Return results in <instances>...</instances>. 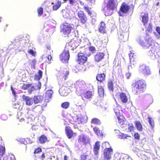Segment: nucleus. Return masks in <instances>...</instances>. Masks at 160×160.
Returning a JSON list of instances; mask_svg holds the SVG:
<instances>
[{"label":"nucleus","instance_id":"obj_1","mask_svg":"<svg viewBox=\"0 0 160 160\" xmlns=\"http://www.w3.org/2000/svg\"><path fill=\"white\" fill-rule=\"evenodd\" d=\"M132 92L135 94L138 95L145 92L147 88L146 82L141 79L135 81L132 84Z\"/></svg>","mask_w":160,"mask_h":160},{"label":"nucleus","instance_id":"obj_2","mask_svg":"<svg viewBox=\"0 0 160 160\" xmlns=\"http://www.w3.org/2000/svg\"><path fill=\"white\" fill-rule=\"evenodd\" d=\"M138 42L139 44L144 48L147 49L151 47L152 49L151 50L152 52H155L158 49V48L155 46V43L152 38H146L144 41L139 39Z\"/></svg>","mask_w":160,"mask_h":160},{"label":"nucleus","instance_id":"obj_3","mask_svg":"<svg viewBox=\"0 0 160 160\" xmlns=\"http://www.w3.org/2000/svg\"><path fill=\"white\" fill-rule=\"evenodd\" d=\"M86 86V84L84 81H78L71 85V87L72 88H70V89L71 91L75 90L77 93L80 94L81 93L84 91Z\"/></svg>","mask_w":160,"mask_h":160},{"label":"nucleus","instance_id":"obj_4","mask_svg":"<svg viewBox=\"0 0 160 160\" xmlns=\"http://www.w3.org/2000/svg\"><path fill=\"white\" fill-rule=\"evenodd\" d=\"M98 73L96 76V80L100 83H103L106 79V69L104 67H100Z\"/></svg>","mask_w":160,"mask_h":160},{"label":"nucleus","instance_id":"obj_5","mask_svg":"<svg viewBox=\"0 0 160 160\" xmlns=\"http://www.w3.org/2000/svg\"><path fill=\"white\" fill-rule=\"evenodd\" d=\"M130 66L131 68H134L137 64V56L136 53L133 51H130V53L129 54Z\"/></svg>","mask_w":160,"mask_h":160},{"label":"nucleus","instance_id":"obj_6","mask_svg":"<svg viewBox=\"0 0 160 160\" xmlns=\"http://www.w3.org/2000/svg\"><path fill=\"white\" fill-rule=\"evenodd\" d=\"M73 24L71 25L67 22H64L61 27V31L65 34H69L71 32L72 29L73 28Z\"/></svg>","mask_w":160,"mask_h":160},{"label":"nucleus","instance_id":"obj_7","mask_svg":"<svg viewBox=\"0 0 160 160\" xmlns=\"http://www.w3.org/2000/svg\"><path fill=\"white\" fill-rule=\"evenodd\" d=\"M77 15L78 18V20L81 23L85 24L87 22L88 18L87 15L82 10L78 11Z\"/></svg>","mask_w":160,"mask_h":160},{"label":"nucleus","instance_id":"obj_8","mask_svg":"<svg viewBox=\"0 0 160 160\" xmlns=\"http://www.w3.org/2000/svg\"><path fill=\"white\" fill-rule=\"evenodd\" d=\"M71 85L67 86V84H65L59 89V92L60 95L63 96H65L68 95L69 93V89L71 90Z\"/></svg>","mask_w":160,"mask_h":160},{"label":"nucleus","instance_id":"obj_9","mask_svg":"<svg viewBox=\"0 0 160 160\" xmlns=\"http://www.w3.org/2000/svg\"><path fill=\"white\" fill-rule=\"evenodd\" d=\"M70 57L69 53L68 51L64 50L60 55V61L63 63H67L68 62Z\"/></svg>","mask_w":160,"mask_h":160},{"label":"nucleus","instance_id":"obj_10","mask_svg":"<svg viewBox=\"0 0 160 160\" xmlns=\"http://www.w3.org/2000/svg\"><path fill=\"white\" fill-rule=\"evenodd\" d=\"M78 57L77 62L79 64L83 65L87 61L88 58L82 53H78Z\"/></svg>","mask_w":160,"mask_h":160},{"label":"nucleus","instance_id":"obj_11","mask_svg":"<svg viewBox=\"0 0 160 160\" xmlns=\"http://www.w3.org/2000/svg\"><path fill=\"white\" fill-rule=\"evenodd\" d=\"M94 94L93 92L88 91L85 92L83 91L79 94L81 96L83 100H85L86 99H91Z\"/></svg>","mask_w":160,"mask_h":160},{"label":"nucleus","instance_id":"obj_12","mask_svg":"<svg viewBox=\"0 0 160 160\" xmlns=\"http://www.w3.org/2000/svg\"><path fill=\"white\" fill-rule=\"evenodd\" d=\"M117 0H109L106 5V8L108 10H113L117 8L116 3Z\"/></svg>","mask_w":160,"mask_h":160},{"label":"nucleus","instance_id":"obj_13","mask_svg":"<svg viewBox=\"0 0 160 160\" xmlns=\"http://www.w3.org/2000/svg\"><path fill=\"white\" fill-rule=\"evenodd\" d=\"M113 150L111 148H106L103 153V160H110L111 158V155Z\"/></svg>","mask_w":160,"mask_h":160},{"label":"nucleus","instance_id":"obj_14","mask_svg":"<svg viewBox=\"0 0 160 160\" xmlns=\"http://www.w3.org/2000/svg\"><path fill=\"white\" fill-rule=\"evenodd\" d=\"M139 71L145 75H148L150 73V71L149 67L144 64L140 66Z\"/></svg>","mask_w":160,"mask_h":160},{"label":"nucleus","instance_id":"obj_15","mask_svg":"<svg viewBox=\"0 0 160 160\" xmlns=\"http://www.w3.org/2000/svg\"><path fill=\"white\" fill-rule=\"evenodd\" d=\"M141 17L142 18L141 21L144 27H146V25L149 20L148 14L147 12H142Z\"/></svg>","mask_w":160,"mask_h":160},{"label":"nucleus","instance_id":"obj_16","mask_svg":"<svg viewBox=\"0 0 160 160\" xmlns=\"http://www.w3.org/2000/svg\"><path fill=\"white\" fill-rule=\"evenodd\" d=\"M65 132L68 138L69 139L71 138L74 135H76V133H74L71 130V127L69 126H67L65 127Z\"/></svg>","mask_w":160,"mask_h":160},{"label":"nucleus","instance_id":"obj_17","mask_svg":"<svg viewBox=\"0 0 160 160\" xmlns=\"http://www.w3.org/2000/svg\"><path fill=\"white\" fill-rule=\"evenodd\" d=\"M130 7L125 2H123L120 8V11L123 13H127L129 11Z\"/></svg>","mask_w":160,"mask_h":160},{"label":"nucleus","instance_id":"obj_18","mask_svg":"<svg viewBox=\"0 0 160 160\" xmlns=\"http://www.w3.org/2000/svg\"><path fill=\"white\" fill-rule=\"evenodd\" d=\"M104 54L102 52H98L94 56V60L95 62H98L101 61L104 58Z\"/></svg>","mask_w":160,"mask_h":160},{"label":"nucleus","instance_id":"obj_19","mask_svg":"<svg viewBox=\"0 0 160 160\" xmlns=\"http://www.w3.org/2000/svg\"><path fill=\"white\" fill-rule=\"evenodd\" d=\"M22 98L26 102V104L28 106L32 105L33 103V99L29 97L23 95L22 96Z\"/></svg>","mask_w":160,"mask_h":160},{"label":"nucleus","instance_id":"obj_20","mask_svg":"<svg viewBox=\"0 0 160 160\" xmlns=\"http://www.w3.org/2000/svg\"><path fill=\"white\" fill-rule=\"evenodd\" d=\"M106 28V26L105 22L103 21H101L98 27L99 32L101 33H106L107 31L105 29Z\"/></svg>","mask_w":160,"mask_h":160},{"label":"nucleus","instance_id":"obj_21","mask_svg":"<svg viewBox=\"0 0 160 160\" xmlns=\"http://www.w3.org/2000/svg\"><path fill=\"white\" fill-rule=\"evenodd\" d=\"M100 148V142L97 141L94 146L93 151L95 154L97 155Z\"/></svg>","mask_w":160,"mask_h":160},{"label":"nucleus","instance_id":"obj_22","mask_svg":"<svg viewBox=\"0 0 160 160\" xmlns=\"http://www.w3.org/2000/svg\"><path fill=\"white\" fill-rule=\"evenodd\" d=\"M43 97L41 96H35L33 98V101L35 104L40 103L43 100Z\"/></svg>","mask_w":160,"mask_h":160},{"label":"nucleus","instance_id":"obj_23","mask_svg":"<svg viewBox=\"0 0 160 160\" xmlns=\"http://www.w3.org/2000/svg\"><path fill=\"white\" fill-rule=\"evenodd\" d=\"M39 142L41 144H44L47 142H49L47 137L44 135H42L38 138Z\"/></svg>","mask_w":160,"mask_h":160},{"label":"nucleus","instance_id":"obj_24","mask_svg":"<svg viewBox=\"0 0 160 160\" xmlns=\"http://www.w3.org/2000/svg\"><path fill=\"white\" fill-rule=\"evenodd\" d=\"M119 96L120 100L123 103H126L128 102V99L125 93L121 92Z\"/></svg>","mask_w":160,"mask_h":160},{"label":"nucleus","instance_id":"obj_25","mask_svg":"<svg viewBox=\"0 0 160 160\" xmlns=\"http://www.w3.org/2000/svg\"><path fill=\"white\" fill-rule=\"evenodd\" d=\"M78 141L79 142L83 143V144H87V139L84 135L82 134L78 136Z\"/></svg>","mask_w":160,"mask_h":160},{"label":"nucleus","instance_id":"obj_26","mask_svg":"<svg viewBox=\"0 0 160 160\" xmlns=\"http://www.w3.org/2000/svg\"><path fill=\"white\" fill-rule=\"evenodd\" d=\"M135 126L137 129L139 131H142L143 130V127L141 122L138 121L136 120L135 122Z\"/></svg>","mask_w":160,"mask_h":160},{"label":"nucleus","instance_id":"obj_27","mask_svg":"<svg viewBox=\"0 0 160 160\" xmlns=\"http://www.w3.org/2000/svg\"><path fill=\"white\" fill-rule=\"evenodd\" d=\"M22 89L25 90L30 88L32 91L34 89V87L32 86V84H23L22 86Z\"/></svg>","mask_w":160,"mask_h":160},{"label":"nucleus","instance_id":"obj_28","mask_svg":"<svg viewBox=\"0 0 160 160\" xmlns=\"http://www.w3.org/2000/svg\"><path fill=\"white\" fill-rule=\"evenodd\" d=\"M2 143V139L0 137V157L3 156L5 152V149L4 147L1 146Z\"/></svg>","mask_w":160,"mask_h":160},{"label":"nucleus","instance_id":"obj_29","mask_svg":"<svg viewBox=\"0 0 160 160\" xmlns=\"http://www.w3.org/2000/svg\"><path fill=\"white\" fill-rule=\"evenodd\" d=\"M93 130L94 132L98 136L100 137L103 136V135L102 132L100 131L98 127L96 126L93 128Z\"/></svg>","mask_w":160,"mask_h":160},{"label":"nucleus","instance_id":"obj_30","mask_svg":"<svg viewBox=\"0 0 160 160\" xmlns=\"http://www.w3.org/2000/svg\"><path fill=\"white\" fill-rule=\"evenodd\" d=\"M119 39L122 41L124 42L127 39V34L126 32H124L120 33L119 36Z\"/></svg>","mask_w":160,"mask_h":160},{"label":"nucleus","instance_id":"obj_31","mask_svg":"<svg viewBox=\"0 0 160 160\" xmlns=\"http://www.w3.org/2000/svg\"><path fill=\"white\" fill-rule=\"evenodd\" d=\"M146 35L147 36H148L149 34L148 32H151L152 31V23L151 22L149 23L147 27H146Z\"/></svg>","mask_w":160,"mask_h":160},{"label":"nucleus","instance_id":"obj_32","mask_svg":"<svg viewBox=\"0 0 160 160\" xmlns=\"http://www.w3.org/2000/svg\"><path fill=\"white\" fill-rule=\"evenodd\" d=\"M108 90L110 91H113V83L112 80H110L108 81Z\"/></svg>","mask_w":160,"mask_h":160},{"label":"nucleus","instance_id":"obj_33","mask_svg":"<svg viewBox=\"0 0 160 160\" xmlns=\"http://www.w3.org/2000/svg\"><path fill=\"white\" fill-rule=\"evenodd\" d=\"M38 74H36L34 76V79L35 80H39L42 78V72L41 70H39L38 72Z\"/></svg>","mask_w":160,"mask_h":160},{"label":"nucleus","instance_id":"obj_34","mask_svg":"<svg viewBox=\"0 0 160 160\" xmlns=\"http://www.w3.org/2000/svg\"><path fill=\"white\" fill-rule=\"evenodd\" d=\"M118 138L122 139H125L128 138L130 137L131 136L128 134H125L123 133H120L118 135Z\"/></svg>","mask_w":160,"mask_h":160},{"label":"nucleus","instance_id":"obj_35","mask_svg":"<svg viewBox=\"0 0 160 160\" xmlns=\"http://www.w3.org/2000/svg\"><path fill=\"white\" fill-rule=\"evenodd\" d=\"M69 74L68 71L67 69H65L62 71L61 73V75L66 80L67 76L69 75Z\"/></svg>","mask_w":160,"mask_h":160},{"label":"nucleus","instance_id":"obj_36","mask_svg":"<svg viewBox=\"0 0 160 160\" xmlns=\"http://www.w3.org/2000/svg\"><path fill=\"white\" fill-rule=\"evenodd\" d=\"M42 109V107L40 105L36 106L34 108L32 107V110L33 111L36 112H41Z\"/></svg>","mask_w":160,"mask_h":160},{"label":"nucleus","instance_id":"obj_37","mask_svg":"<svg viewBox=\"0 0 160 160\" xmlns=\"http://www.w3.org/2000/svg\"><path fill=\"white\" fill-rule=\"evenodd\" d=\"M91 123L92 124H94L96 125H100L101 123V122L100 120L98 119L95 118H92L91 120Z\"/></svg>","mask_w":160,"mask_h":160},{"label":"nucleus","instance_id":"obj_38","mask_svg":"<svg viewBox=\"0 0 160 160\" xmlns=\"http://www.w3.org/2000/svg\"><path fill=\"white\" fill-rule=\"evenodd\" d=\"M148 122L151 127V129H153L154 127V123L153 120L151 117H148Z\"/></svg>","mask_w":160,"mask_h":160},{"label":"nucleus","instance_id":"obj_39","mask_svg":"<svg viewBox=\"0 0 160 160\" xmlns=\"http://www.w3.org/2000/svg\"><path fill=\"white\" fill-rule=\"evenodd\" d=\"M84 8L87 12L88 14L90 16H91L92 14V11L91 10L92 8H91L89 7L88 6H85L84 7Z\"/></svg>","mask_w":160,"mask_h":160},{"label":"nucleus","instance_id":"obj_40","mask_svg":"<svg viewBox=\"0 0 160 160\" xmlns=\"http://www.w3.org/2000/svg\"><path fill=\"white\" fill-rule=\"evenodd\" d=\"M70 106V103L68 102H64L62 103L61 105V107L64 109H67Z\"/></svg>","mask_w":160,"mask_h":160},{"label":"nucleus","instance_id":"obj_41","mask_svg":"<svg viewBox=\"0 0 160 160\" xmlns=\"http://www.w3.org/2000/svg\"><path fill=\"white\" fill-rule=\"evenodd\" d=\"M61 3L60 1H58L55 4L53 5L52 7L53 10L54 11L56 10L60 7Z\"/></svg>","mask_w":160,"mask_h":160},{"label":"nucleus","instance_id":"obj_42","mask_svg":"<svg viewBox=\"0 0 160 160\" xmlns=\"http://www.w3.org/2000/svg\"><path fill=\"white\" fill-rule=\"evenodd\" d=\"M88 155V154H86L85 153H83L80 156L79 160H86L87 159V157ZM88 160H92L91 159H89Z\"/></svg>","mask_w":160,"mask_h":160},{"label":"nucleus","instance_id":"obj_43","mask_svg":"<svg viewBox=\"0 0 160 160\" xmlns=\"http://www.w3.org/2000/svg\"><path fill=\"white\" fill-rule=\"evenodd\" d=\"M53 93L52 91L51 90H48L46 93V97L48 98H51Z\"/></svg>","mask_w":160,"mask_h":160},{"label":"nucleus","instance_id":"obj_44","mask_svg":"<svg viewBox=\"0 0 160 160\" xmlns=\"http://www.w3.org/2000/svg\"><path fill=\"white\" fill-rule=\"evenodd\" d=\"M76 122H78V124H80L84 123L85 122V121L84 120L82 117H80L77 118V121H76Z\"/></svg>","mask_w":160,"mask_h":160},{"label":"nucleus","instance_id":"obj_45","mask_svg":"<svg viewBox=\"0 0 160 160\" xmlns=\"http://www.w3.org/2000/svg\"><path fill=\"white\" fill-rule=\"evenodd\" d=\"M98 93L99 95L101 96L103 95L104 93V89L102 86H100L98 87Z\"/></svg>","mask_w":160,"mask_h":160},{"label":"nucleus","instance_id":"obj_46","mask_svg":"<svg viewBox=\"0 0 160 160\" xmlns=\"http://www.w3.org/2000/svg\"><path fill=\"white\" fill-rule=\"evenodd\" d=\"M43 9L42 7H39L37 9V12L38 13V16L39 17L41 16L43 13Z\"/></svg>","mask_w":160,"mask_h":160},{"label":"nucleus","instance_id":"obj_47","mask_svg":"<svg viewBox=\"0 0 160 160\" xmlns=\"http://www.w3.org/2000/svg\"><path fill=\"white\" fill-rule=\"evenodd\" d=\"M128 130L129 132H131L132 131H133L135 128L133 126V125L132 123H129L128 124Z\"/></svg>","mask_w":160,"mask_h":160},{"label":"nucleus","instance_id":"obj_48","mask_svg":"<svg viewBox=\"0 0 160 160\" xmlns=\"http://www.w3.org/2000/svg\"><path fill=\"white\" fill-rule=\"evenodd\" d=\"M117 116L118 123L121 124L122 125L124 123V120L122 118V116L120 115Z\"/></svg>","mask_w":160,"mask_h":160},{"label":"nucleus","instance_id":"obj_49","mask_svg":"<svg viewBox=\"0 0 160 160\" xmlns=\"http://www.w3.org/2000/svg\"><path fill=\"white\" fill-rule=\"evenodd\" d=\"M42 152V149L40 147H38L34 150L33 153L34 154H38Z\"/></svg>","mask_w":160,"mask_h":160},{"label":"nucleus","instance_id":"obj_50","mask_svg":"<svg viewBox=\"0 0 160 160\" xmlns=\"http://www.w3.org/2000/svg\"><path fill=\"white\" fill-rule=\"evenodd\" d=\"M28 52L32 56L35 57L36 55V52H34L32 49H30L28 51Z\"/></svg>","mask_w":160,"mask_h":160},{"label":"nucleus","instance_id":"obj_51","mask_svg":"<svg viewBox=\"0 0 160 160\" xmlns=\"http://www.w3.org/2000/svg\"><path fill=\"white\" fill-rule=\"evenodd\" d=\"M114 111L117 116L120 115V111L117 107L115 108L114 109Z\"/></svg>","mask_w":160,"mask_h":160},{"label":"nucleus","instance_id":"obj_52","mask_svg":"<svg viewBox=\"0 0 160 160\" xmlns=\"http://www.w3.org/2000/svg\"><path fill=\"white\" fill-rule=\"evenodd\" d=\"M47 58L48 59V61H47L46 62L48 63H50L51 62V61L52 59V56L51 55H49L47 57Z\"/></svg>","mask_w":160,"mask_h":160},{"label":"nucleus","instance_id":"obj_53","mask_svg":"<svg viewBox=\"0 0 160 160\" xmlns=\"http://www.w3.org/2000/svg\"><path fill=\"white\" fill-rule=\"evenodd\" d=\"M134 137L135 139L138 140L140 139V135L138 133H135L134 135Z\"/></svg>","mask_w":160,"mask_h":160},{"label":"nucleus","instance_id":"obj_54","mask_svg":"<svg viewBox=\"0 0 160 160\" xmlns=\"http://www.w3.org/2000/svg\"><path fill=\"white\" fill-rule=\"evenodd\" d=\"M89 49L90 51L92 52H93L96 50L95 48L92 46H90L89 48Z\"/></svg>","mask_w":160,"mask_h":160},{"label":"nucleus","instance_id":"obj_55","mask_svg":"<svg viewBox=\"0 0 160 160\" xmlns=\"http://www.w3.org/2000/svg\"><path fill=\"white\" fill-rule=\"evenodd\" d=\"M69 4L72 5H73L76 2L75 0H69Z\"/></svg>","mask_w":160,"mask_h":160},{"label":"nucleus","instance_id":"obj_56","mask_svg":"<svg viewBox=\"0 0 160 160\" xmlns=\"http://www.w3.org/2000/svg\"><path fill=\"white\" fill-rule=\"evenodd\" d=\"M103 10H104V12L105 13V14L106 16H109L111 14V12H108L106 10H104V9H103Z\"/></svg>","mask_w":160,"mask_h":160},{"label":"nucleus","instance_id":"obj_57","mask_svg":"<svg viewBox=\"0 0 160 160\" xmlns=\"http://www.w3.org/2000/svg\"><path fill=\"white\" fill-rule=\"evenodd\" d=\"M36 62V60L35 59L32 60L31 62V66H32L33 67H34Z\"/></svg>","mask_w":160,"mask_h":160},{"label":"nucleus","instance_id":"obj_58","mask_svg":"<svg viewBox=\"0 0 160 160\" xmlns=\"http://www.w3.org/2000/svg\"><path fill=\"white\" fill-rule=\"evenodd\" d=\"M31 116L30 117H28V116L26 117L27 119H29L30 122L32 120L33 118H34V117L32 115H31Z\"/></svg>","mask_w":160,"mask_h":160},{"label":"nucleus","instance_id":"obj_59","mask_svg":"<svg viewBox=\"0 0 160 160\" xmlns=\"http://www.w3.org/2000/svg\"><path fill=\"white\" fill-rule=\"evenodd\" d=\"M156 31L158 33L160 36V27H157L156 28Z\"/></svg>","mask_w":160,"mask_h":160},{"label":"nucleus","instance_id":"obj_60","mask_svg":"<svg viewBox=\"0 0 160 160\" xmlns=\"http://www.w3.org/2000/svg\"><path fill=\"white\" fill-rule=\"evenodd\" d=\"M126 75L127 79H129L131 76V73L129 72H128L126 73Z\"/></svg>","mask_w":160,"mask_h":160},{"label":"nucleus","instance_id":"obj_61","mask_svg":"<svg viewBox=\"0 0 160 160\" xmlns=\"http://www.w3.org/2000/svg\"><path fill=\"white\" fill-rule=\"evenodd\" d=\"M87 2H90L91 3H94L95 2V0H86Z\"/></svg>","mask_w":160,"mask_h":160},{"label":"nucleus","instance_id":"obj_62","mask_svg":"<svg viewBox=\"0 0 160 160\" xmlns=\"http://www.w3.org/2000/svg\"><path fill=\"white\" fill-rule=\"evenodd\" d=\"M45 158V156L44 153H42L41 156V158L42 160H43V159Z\"/></svg>","mask_w":160,"mask_h":160},{"label":"nucleus","instance_id":"obj_63","mask_svg":"<svg viewBox=\"0 0 160 160\" xmlns=\"http://www.w3.org/2000/svg\"><path fill=\"white\" fill-rule=\"evenodd\" d=\"M38 89L39 90L41 88V83L40 82H38Z\"/></svg>","mask_w":160,"mask_h":160},{"label":"nucleus","instance_id":"obj_64","mask_svg":"<svg viewBox=\"0 0 160 160\" xmlns=\"http://www.w3.org/2000/svg\"><path fill=\"white\" fill-rule=\"evenodd\" d=\"M67 157L66 155H65L64 157V160H67Z\"/></svg>","mask_w":160,"mask_h":160}]
</instances>
